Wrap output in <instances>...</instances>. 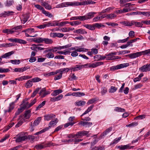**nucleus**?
<instances>
[{
	"mask_svg": "<svg viewBox=\"0 0 150 150\" xmlns=\"http://www.w3.org/2000/svg\"><path fill=\"white\" fill-rule=\"evenodd\" d=\"M81 2H63L57 5L56 6V8H59L66 7L68 6H81L86 5H87L83 4L84 3L87 2H90V1L88 0H81Z\"/></svg>",
	"mask_w": 150,
	"mask_h": 150,
	"instance_id": "obj_1",
	"label": "nucleus"
},
{
	"mask_svg": "<svg viewBox=\"0 0 150 150\" xmlns=\"http://www.w3.org/2000/svg\"><path fill=\"white\" fill-rule=\"evenodd\" d=\"M34 41L37 43H42L43 42L46 44H52L53 42V40L48 38H37L34 39Z\"/></svg>",
	"mask_w": 150,
	"mask_h": 150,
	"instance_id": "obj_2",
	"label": "nucleus"
},
{
	"mask_svg": "<svg viewBox=\"0 0 150 150\" xmlns=\"http://www.w3.org/2000/svg\"><path fill=\"white\" fill-rule=\"evenodd\" d=\"M22 28V26L20 25L16 26L11 29H7L3 30V32L4 33L9 34H12L14 33H18L16 35H18L20 33L17 30L21 29Z\"/></svg>",
	"mask_w": 150,
	"mask_h": 150,
	"instance_id": "obj_3",
	"label": "nucleus"
},
{
	"mask_svg": "<svg viewBox=\"0 0 150 150\" xmlns=\"http://www.w3.org/2000/svg\"><path fill=\"white\" fill-rule=\"evenodd\" d=\"M129 65V64L128 63L121 64L116 66H112L110 68V71H114L116 70L126 67Z\"/></svg>",
	"mask_w": 150,
	"mask_h": 150,
	"instance_id": "obj_4",
	"label": "nucleus"
},
{
	"mask_svg": "<svg viewBox=\"0 0 150 150\" xmlns=\"http://www.w3.org/2000/svg\"><path fill=\"white\" fill-rule=\"evenodd\" d=\"M18 137L16 139V142H19L25 141L28 139V137L23 133H21L17 135Z\"/></svg>",
	"mask_w": 150,
	"mask_h": 150,
	"instance_id": "obj_5",
	"label": "nucleus"
},
{
	"mask_svg": "<svg viewBox=\"0 0 150 150\" xmlns=\"http://www.w3.org/2000/svg\"><path fill=\"white\" fill-rule=\"evenodd\" d=\"M89 132L83 130L80 131L76 134V136L77 139L79 138H82L83 136H86L87 137H88L90 136V134H89Z\"/></svg>",
	"mask_w": 150,
	"mask_h": 150,
	"instance_id": "obj_6",
	"label": "nucleus"
},
{
	"mask_svg": "<svg viewBox=\"0 0 150 150\" xmlns=\"http://www.w3.org/2000/svg\"><path fill=\"white\" fill-rule=\"evenodd\" d=\"M139 70L142 72H146L150 70V64L145 65L139 68Z\"/></svg>",
	"mask_w": 150,
	"mask_h": 150,
	"instance_id": "obj_7",
	"label": "nucleus"
},
{
	"mask_svg": "<svg viewBox=\"0 0 150 150\" xmlns=\"http://www.w3.org/2000/svg\"><path fill=\"white\" fill-rule=\"evenodd\" d=\"M78 125H82L86 127H89L92 126V123L91 122H88L86 121H82L79 122Z\"/></svg>",
	"mask_w": 150,
	"mask_h": 150,
	"instance_id": "obj_8",
	"label": "nucleus"
},
{
	"mask_svg": "<svg viewBox=\"0 0 150 150\" xmlns=\"http://www.w3.org/2000/svg\"><path fill=\"white\" fill-rule=\"evenodd\" d=\"M50 93L49 91H46L45 88H42L39 93L40 95L42 98L44 97L46 95L49 94Z\"/></svg>",
	"mask_w": 150,
	"mask_h": 150,
	"instance_id": "obj_9",
	"label": "nucleus"
},
{
	"mask_svg": "<svg viewBox=\"0 0 150 150\" xmlns=\"http://www.w3.org/2000/svg\"><path fill=\"white\" fill-rule=\"evenodd\" d=\"M29 69H30V67L27 66L21 68H16L14 69V71L16 72H23Z\"/></svg>",
	"mask_w": 150,
	"mask_h": 150,
	"instance_id": "obj_10",
	"label": "nucleus"
},
{
	"mask_svg": "<svg viewBox=\"0 0 150 150\" xmlns=\"http://www.w3.org/2000/svg\"><path fill=\"white\" fill-rule=\"evenodd\" d=\"M83 140V139H77V137H75L67 140L66 142H67L68 143L74 142L75 144H77L82 141Z\"/></svg>",
	"mask_w": 150,
	"mask_h": 150,
	"instance_id": "obj_11",
	"label": "nucleus"
},
{
	"mask_svg": "<svg viewBox=\"0 0 150 150\" xmlns=\"http://www.w3.org/2000/svg\"><path fill=\"white\" fill-rule=\"evenodd\" d=\"M55 116V115L54 114H47L44 116V120L48 121L54 118Z\"/></svg>",
	"mask_w": 150,
	"mask_h": 150,
	"instance_id": "obj_12",
	"label": "nucleus"
},
{
	"mask_svg": "<svg viewBox=\"0 0 150 150\" xmlns=\"http://www.w3.org/2000/svg\"><path fill=\"white\" fill-rule=\"evenodd\" d=\"M116 53H110L108 54H106V60H113L115 59V57L113 55H115Z\"/></svg>",
	"mask_w": 150,
	"mask_h": 150,
	"instance_id": "obj_13",
	"label": "nucleus"
},
{
	"mask_svg": "<svg viewBox=\"0 0 150 150\" xmlns=\"http://www.w3.org/2000/svg\"><path fill=\"white\" fill-rule=\"evenodd\" d=\"M140 56V54L139 52L130 54L126 55V57H129L131 59Z\"/></svg>",
	"mask_w": 150,
	"mask_h": 150,
	"instance_id": "obj_14",
	"label": "nucleus"
},
{
	"mask_svg": "<svg viewBox=\"0 0 150 150\" xmlns=\"http://www.w3.org/2000/svg\"><path fill=\"white\" fill-rule=\"evenodd\" d=\"M74 33H77L79 34H84L87 33V32L84 29H80L76 30L73 31Z\"/></svg>",
	"mask_w": 150,
	"mask_h": 150,
	"instance_id": "obj_15",
	"label": "nucleus"
},
{
	"mask_svg": "<svg viewBox=\"0 0 150 150\" xmlns=\"http://www.w3.org/2000/svg\"><path fill=\"white\" fill-rule=\"evenodd\" d=\"M14 13V12L12 11H4L1 13L0 15L2 17H6L7 16L12 15Z\"/></svg>",
	"mask_w": 150,
	"mask_h": 150,
	"instance_id": "obj_16",
	"label": "nucleus"
},
{
	"mask_svg": "<svg viewBox=\"0 0 150 150\" xmlns=\"http://www.w3.org/2000/svg\"><path fill=\"white\" fill-rule=\"evenodd\" d=\"M132 146H130L129 144L126 145L119 146H117V148L121 150L130 149L133 148Z\"/></svg>",
	"mask_w": 150,
	"mask_h": 150,
	"instance_id": "obj_17",
	"label": "nucleus"
},
{
	"mask_svg": "<svg viewBox=\"0 0 150 150\" xmlns=\"http://www.w3.org/2000/svg\"><path fill=\"white\" fill-rule=\"evenodd\" d=\"M103 64V63L101 62H96L92 64L90 63V68H95L98 66L102 65Z\"/></svg>",
	"mask_w": 150,
	"mask_h": 150,
	"instance_id": "obj_18",
	"label": "nucleus"
},
{
	"mask_svg": "<svg viewBox=\"0 0 150 150\" xmlns=\"http://www.w3.org/2000/svg\"><path fill=\"white\" fill-rule=\"evenodd\" d=\"M15 102H12L10 103L9 104V107L8 109V110H4V112L5 113H6L7 112H10L13 109L14 107V104Z\"/></svg>",
	"mask_w": 150,
	"mask_h": 150,
	"instance_id": "obj_19",
	"label": "nucleus"
},
{
	"mask_svg": "<svg viewBox=\"0 0 150 150\" xmlns=\"http://www.w3.org/2000/svg\"><path fill=\"white\" fill-rule=\"evenodd\" d=\"M57 22H58V21H54L52 22L49 21L47 22L46 23L47 27L50 26H57Z\"/></svg>",
	"mask_w": 150,
	"mask_h": 150,
	"instance_id": "obj_20",
	"label": "nucleus"
},
{
	"mask_svg": "<svg viewBox=\"0 0 150 150\" xmlns=\"http://www.w3.org/2000/svg\"><path fill=\"white\" fill-rule=\"evenodd\" d=\"M32 77L31 76H21L17 78L16 79V80L20 81L25 80L29 79H30Z\"/></svg>",
	"mask_w": 150,
	"mask_h": 150,
	"instance_id": "obj_21",
	"label": "nucleus"
},
{
	"mask_svg": "<svg viewBox=\"0 0 150 150\" xmlns=\"http://www.w3.org/2000/svg\"><path fill=\"white\" fill-rule=\"evenodd\" d=\"M95 12H90L87 13L86 15V17L87 20L90 19L94 16V15L96 14Z\"/></svg>",
	"mask_w": 150,
	"mask_h": 150,
	"instance_id": "obj_22",
	"label": "nucleus"
},
{
	"mask_svg": "<svg viewBox=\"0 0 150 150\" xmlns=\"http://www.w3.org/2000/svg\"><path fill=\"white\" fill-rule=\"evenodd\" d=\"M62 92V91L61 89L54 90L51 93V95L53 96H55L61 93Z\"/></svg>",
	"mask_w": 150,
	"mask_h": 150,
	"instance_id": "obj_23",
	"label": "nucleus"
},
{
	"mask_svg": "<svg viewBox=\"0 0 150 150\" xmlns=\"http://www.w3.org/2000/svg\"><path fill=\"white\" fill-rule=\"evenodd\" d=\"M86 103V102L83 100H77L75 103V104L77 106H83Z\"/></svg>",
	"mask_w": 150,
	"mask_h": 150,
	"instance_id": "obj_24",
	"label": "nucleus"
},
{
	"mask_svg": "<svg viewBox=\"0 0 150 150\" xmlns=\"http://www.w3.org/2000/svg\"><path fill=\"white\" fill-rule=\"evenodd\" d=\"M76 51L77 52H86L88 50V49L82 48L81 46H76Z\"/></svg>",
	"mask_w": 150,
	"mask_h": 150,
	"instance_id": "obj_25",
	"label": "nucleus"
},
{
	"mask_svg": "<svg viewBox=\"0 0 150 150\" xmlns=\"http://www.w3.org/2000/svg\"><path fill=\"white\" fill-rule=\"evenodd\" d=\"M58 119L57 118L55 119L54 120L51 121L49 123L48 127H49V126H50V128L51 127L54 126L55 125H56Z\"/></svg>",
	"mask_w": 150,
	"mask_h": 150,
	"instance_id": "obj_26",
	"label": "nucleus"
},
{
	"mask_svg": "<svg viewBox=\"0 0 150 150\" xmlns=\"http://www.w3.org/2000/svg\"><path fill=\"white\" fill-rule=\"evenodd\" d=\"M29 15L28 14H26L23 16V18L21 19V21L22 22H23V23L24 24L28 19L29 18Z\"/></svg>",
	"mask_w": 150,
	"mask_h": 150,
	"instance_id": "obj_27",
	"label": "nucleus"
},
{
	"mask_svg": "<svg viewBox=\"0 0 150 150\" xmlns=\"http://www.w3.org/2000/svg\"><path fill=\"white\" fill-rule=\"evenodd\" d=\"M83 26L86 28L92 30H93L95 29L94 24L92 25L90 24H85Z\"/></svg>",
	"mask_w": 150,
	"mask_h": 150,
	"instance_id": "obj_28",
	"label": "nucleus"
},
{
	"mask_svg": "<svg viewBox=\"0 0 150 150\" xmlns=\"http://www.w3.org/2000/svg\"><path fill=\"white\" fill-rule=\"evenodd\" d=\"M31 81V79L28 81L25 85V87L27 88L31 87L33 85V82Z\"/></svg>",
	"mask_w": 150,
	"mask_h": 150,
	"instance_id": "obj_29",
	"label": "nucleus"
},
{
	"mask_svg": "<svg viewBox=\"0 0 150 150\" xmlns=\"http://www.w3.org/2000/svg\"><path fill=\"white\" fill-rule=\"evenodd\" d=\"M14 53V52L13 51H12L8 53H6L4 54L3 55L1 56V57L2 58H6L8 57Z\"/></svg>",
	"mask_w": 150,
	"mask_h": 150,
	"instance_id": "obj_30",
	"label": "nucleus"
},
{
	"mask_svg": "<svg viewBox=\"0 0 150 150\" xmlns=\"http://www.w3.org/2000/svg\"><path fill=\"white\" fill-rule=\"evenodd\" d=\"M50 126H49V127H45L44 129H42V130H40V131L35 133L34 134V135H38L40 134H41L43 133V132H45V131L48 130L50 129Z\"/></svg>",
	"mask_w": 150,
	"mask_h": 150,
	"instance_id": "obj_31",
	"label": "nucleus"
},
{
	"mask_svg": "<svg viewBox=\"0 0 150 150\" xmlns=\"http://www.w3.org/2000/svg\"><path fill=\"white\" fill-rule=\"evenodd\" d=\"M54 54L51 52H50L45 55V57L50 59L54 57Z\"/></svg>",
	"mask_w": 150,
	"mask_h": 150,
	"instance_id": "obj_32",
	"label": "nucleus"
},
{
	"mask_svg": "<svg viewBox=\"0 0 150 150\" xmlns=\"http://www.w3.org/2000/svg\"><path fill=\"white\" fill-rule=\"evenodd\" d=\"M14 3L13 0H7L5 3V6L7 7H10Z\"/></svg>",
	"mask_w": 150,
	"mask_h": 150,
	"instance_id": "obj_33",
	"label": "nucleus"
},
{
	"mask_svg": "<svg viewBox=\"0 0 150 150\" xmlns=\"http://www.w3.org/2000/svg\"><path fill=\"white\" fill-rule=\"evenodd\" d=\"M121 137H120L118 138H116L112 141L110 144V146H113L115 144L117 143L121 139Z\"/></svg>",
	"mask_w": 150,
	"mask_h": 150,
	"instance_id": "obj_34",
	"label": "nucleus"
},
{
	"mask_svg": "<svg viewBox=\"0 0 150 150\" xmlns=\"http://www.w3.org/2000/svg\"><path fill=\"white\" fill-rule=\"evenodd\" d=\"M94 107V105H92L90 106L87 109V110L85 111V112L81 115V116H82L83 115L88 113L89 112H90L93 108Z\"/></svg>",
	"mask_w": 150,
	"mask_h": 150,
	"instance_id": "obj_35",
	"label": "nucleus"
},
{
	"mask_svg": "<svg viewBox=\"0 0 150 150\" xmlns=\"http://www.w3.org/2000/svg\"><path fill=\"white\" fill-rule=\"evenodd\" d=\"M140 56L142 55H150V50L149 49L144 51L139 52Z\"/></svg>",
	"mask_w": 150,
	"mask_h": 150,
	"instance_id": "obj_36",
	"label": "nucleus"
},
{
	"mask_svg": "<svg viewBox=\"0 0 150 150\" xmlns=\"http://www.w3.org/2000/svg\"><path fill=\"white\" fill-rule=\"evenodd\" d=\"M114 8V7H108L106 9L103 10H102L101 12H99V13L100 14H101V13H105L107 12H108L109 11L113 9Z\"/></svg>",
	"mask_w": 150,
	"mask_h": 150,
	"instance_id": "obj_37",
	"label": "nucleus"
},
{
	"mask_svg": "<svg viewBox=\"0 0 150 150\" xmlns=\"http://www.w3.org/2000/svg\"><path fill=\"white\" fill-rule=\"evenodd\" d=\"M42 5L45 7V8L47 9L50 10L52 9L51 6L46 2H45L42 3Z\"/></svg>",
	"mask_w": 150,
	"mask_h": 150,
	"instance_id": "obj_38",
	"label": "nucleus"
},
{
	"mask_svg": "<svg viewBox=\"0 0 150 150\" xmlns=\"http://www.w3.org/2000/svg\"><path fill=\"white\" fill-rule=\"evenodd\" d=\"M117 88L115 86H111L109 90V92L112 93L115 92L117 90Z\"/></svg>",
	"mask_w": 150,
	"mask_h": 150,
	"instance_id": "obj_39",
	"label": "nucleus"
},
{
	"mask_svg": "<svg viewBox=\"0 0 150 150\" xmlns=\"http://www.w3.org/2000/svg\"><path fill=\"white\" fill-rule=\"evenodd\" d=\"M31 111L30 110H28L26 111L25 113L24 117L26 119H28L30 116Z\"/></svg>",
	"mask_w": 150,
	"mask_h": 150,
	"instance_id": "obj_40",
	"label": "nucleus"
},
{
	"mask_svg": "<svg viewBox=\"0 0 150 150\" xmlns=\"http://www.w3.org/2000/svg\"><path fill=\"white\" fill-rule=\"evenodd\" d=\"M42 13L44 14L46 16H48L50 18H51L53 17V15H52L51 13H50L48 11H46L44 9Z\"/></svg>",
	"mask_w": 150,
	"mask_h": 150,
	"instance_id": "obj_41",
	"label": "nucleus"
},
{
	"mask_svg": "<svg viewBox=\"0 0 150 150\" xmlns=\"http://www.w3.org/2000/svg\"><path fill=\"white\" fill-rule=\"evenodd\" d=\"M112 129V127H110L106 129L104 132H103L102 134V136H105L109 133Z\"/></svg>",
	"mask_w": 150,
	"mask_h": 150,
	"instance_id": "obj_42",
	"label": "nucleus"
},
{
	"mask_svg": "<svg viewBox=\"0 0 150 150\" xmlns=\"http://www.w3.org/2000/svg\"><path fill=\"white\" fill-rule=\"evenodd\" d=\"M21 106L25 109V108H28L30 107V103H29L27 102L23 103V104H22Z\"/></svg>",
	"mask_w": 150,
	"mask_h": 150,
	"instance_id": "obj_43",
	"label": "nucleus"
},
{
	"mask_svg": "<svg viewBox=\"0 0 150 150\" xmlns=\"http://www.w3.org/2000/svg\"><path fill=\"white\" fill-rule=\"evenodd\" d=\"M41 119V118L40 117H38L37 119L34 121L33 123V125L35 126L38 125L40 122Z\"/></svg>",
	"mask_w": 150,
	"mask_h": 150,
	"instance_id": "obj_44",
	"label": "nucleus"
},
{
	"mask_svg": "<svg viewBox=\"0 0 150 150\" xmlns=\"http://www.w3.org/2000/svg\"><path fill=\"white\" fill-rule=\"evenodd\" d=\"M114 110L116 112H124L125 111V110L124 109L122 108L118 107H116L115 108Z\"/></svg>",
	"mask_w": 150,
	"mask_h": 150,
	"instance_id": "obj_45",
	"label": "nucleus"
},
{
	"mask_svg": "<svg viewBox=\"0 0 150 150\" xmlns=\"http://www.w3.org/2000/svg\"><path fill=\"white\" fill-rule=\"evenodd\" d=\"M38 46L37 44H33L31 45L30 48L32 50L38 52Z\"/></svg>",
	"mask_w": 150,
	"mask_h": 150,
	"instance_id": "obj_46",
	"label": "nucleus"
},
{
	"mask_svg": "<svg viewBox=\"0 0 150 150\" xmlns=\"http://www.w3.org/2000/svg\"><path fill=\"white\" fill-rule=\"evenodd\" d=\"M36 32L34 28H31L28 29V33L30 35H34L33 34Z\"/></svg>",
	"mask_w": 150,
	"mask_h": 150,
	"instance_id": "obj_47",
	"label": "nucleus"
},
{
	"mask_svg": "<svg viewBox=\"0 0 150 150\" xmlns=\"http://www.w3.org/2000/svg\"><path fill=\"white\" fill-rule=\"evenodd\" d=\"M45 146L41 144H37L35 145V148L37 149H42L44 148L45 147Z\"/></svg>",
	"mask_w": 150,
	"mask_h": 150,
	"instance_id": "obj_48",
	"label": "nucleus"
},
{
	"mask_svg": "<svg viewBox=\"0 0 150 150\" xmlns=\"http://www.w3.org/2000/svg\"><path fill=\"white\" fill-rule=\"evenodd\" d=\"M10 61L12 64H18L21 63L20 60H11Z\"/></svg>",
	"mask_w": 150,
	"mask_h": 150,
	"instance_id": "obj_49",
	"label": "nucleus"
},
{
	"mask_svg": "<svg viewBox=\"0 0 150 150\" xmlns=\"http://www.w3.org/2000/svg\"><path fill=\"white\" fill-rule=\"evenodd\" d=\"M107 92V89L105 87H103L101 88V93L102 95H104Z\"/></svg>",
	"mask_w": 150,
	"mask_h": 150,
	"instance_id": "obj_50",
	"label": "nucleus"
},
{
	"mask_svg": "<svg viewBox=\"0 0 150 150\" xmlns=\"http://www.w3.org/2000/svg\"><path fill=\"white\" fill-rule=\"evenodd\" d=\"M138 124V123L137 122H134L132 123L126 125V126L127 127H133L137 126Z\"/></svg>",
	"mask_w": 150,
	"mask_h": 150,
	"instance_id": "obj_51",
	"label": "nucleus"
},
{
	"mask_svg": "<svg viewBox=\"0 0 150 150\" xmlns=\"http://www.w3.org/2000/svg\"><path fill=\"white\" fill-rule=\"evenodd\" d=\"M132 21H130L124 22L123 24L126 26H132Z\"/></svg>",
	"mask_w": 150,
	"mask_h": 150,
	"instance_id": "obj_52",
	"label": "nucleus"
},
{
	"mask_svg": "<svg viewBox=\"0 0 150 150\" xmlns=\"http://www.w3.org/2000/svg\"><path fill=\"white\" fill-rule=\"evenodd\" d=\"M35 7L37 8L38 9H39L40 10L42 11V12L43 11V10H44V8L42 7L41 6L38 4H34Z\"/></svg>",
	"mask_w": 150,
	"mask_h": 150,
	"instance_id": "obj_53",
	"label": "nucleus"
},
{
	"mask_svg": "<svg viewBox=\"0 0 150 150\" xmlns=\"http://www.w3.org/2000/svg\"><path fill=\"white\" fill-rule=\"evenodd\" d=\"M46 101H43L41 103H40L38 107H36V110H38L39 109L42 108L45 104Z\"/></svg>",
	"mask_w": 150,
	"mask_h": 150,
	"instance_id": "obj_54",
	"label": "nucleus"
},
{
	"mask_svg": "<svg viewBox=\"0 0 150 150\" xmlns=\"http://www.w3.org/2000/svg\"><path fill=\"white\" fill-rule=\"evenodd\" d=\"M9 71L10 70L9 69H4L0 67V73H6Z\"/></svg>",
	"mask_w": 150,
	"mask_h": 150,
	"instance_id": "obj_55",
	"label": "nucleus"
},
{
	"mask_svg": "<svg viewBox=\"0 0 150 150\" xmlns=\"http://www.w3.org/2000/svg\"><path fill=\"white\" fill-rule=\"evenodd\" d=\"M116 16L114 14H108L107 15V17L108 18L112 19L116 17Z\"/></svg>",
	"mask_w": 150,
	"mask_h": 150,
	"instance_id": "obj_56",
	"label": "nucleus"
},
{
	"mask_svg": "<svg viewBox=\"0 0 150 150\" xmlns=\"http://www.w3.org/2000/svg\"><path fill=\"white\" fill-rule=\"evenodd\" d=\"M40 89L39 88H36L34 91L33 92L32 95L31 96V97L33 98L35 96L36 94L38 93V92L39 90Z\"/></svg>",
	"mask_w": 150,
	"mask_h": 150,
	"instance_id": "obj_57",
	"label": "nucleus"
},
{
	"mask_svg": "<svg viewBox=\"0 0 150 150\" xmlns=\"http://www.w3.org/2000/svg\"><path fill=\"white\" fill-rule=\"evenodd\" d=\"M17 43L23 44H25L27 43V42L26 41L24 40L18 38Z\"/></svg>",
	"mask_w": 150,
	"mask_h": 150,
	"instance_id": "obj_58",
	"label": "nucleus"
},
{
	"mask_svg": "<svg viewBox=\"0 0 150 150\" xmlns=\"http://www.w3.org/2000/svg\"><path fill=\"white\" fill-rule=\"evenodd\" d=\"M32 81L33 82H37L40 81L41 79L38 77H35L32 79H31Z\"/></svg>",
	"mask_w": 150,
	"mask_h": 150,
	"instance_id": "obj_59",
	"label": "nucleus"
},
{
	"mask_svg": "<svg viewBox=\"0 0 150 150\" xmlns=\"http://www.w3.org/2000/svg\"><path fill=\"white\" fill-rule=\"evenodd\" d=\"M101 55L99 54L96 55L93 57L94 59L96 61H100V60Z\"/></svg>",
	"mask_w": 150,
	"mask_h": 150,
	"instance_id": "obj_60",
	"label": "nucleus"
},
{
	"mask_svg": "<svg viewBox=\"0 0 150 150\" xmlns=\"http://www.w3.org/2000/svg\"><path fill=\"white\" fill-rule=\"evenodd\" d=\"M77 77H76L74 75V74H73L72 75L70 76V78H69V80L70 81H72L75 80L77 79Z\"/></svg>",
	"mask_w": 150,
	"mask_h": 150,
	"instance_id": "obj_61",
	"label": "nucleus"
},
{
	"mask_svg": "<svg viewBox=\"0 0 150 150\" xmlns=\"http://www.w3.org/2000/svg\"><path fill=\"white\" fill-rule=\"evenodd\" d=\"M130 52V51L125 50L121 51L119 52V54H128Z\"/></svg>",
	"mask_w": 150,
	"mask_h": 150,
	"instance_id": "obj_62",
	"label": "nucleus"
},
{
	"mask_svg": "<svg viewBox=\"0 0 150 150\" xmlns=\"http://www.w3.org/2000/svg\"><path fill=\"white\" fill-rule=\"evenodd\" d=\"M106 24L108 25L112 26L113 27L117 26L118 25V24L114 23L107 22Z\"/></svg>",
	"mask_w": 150,
	"mask_h": 150,
	"instance_id": "obj_63",
	"label": "nucleus"
},
{
	"mask_svg": "<svg viewBox=\"0 0 150 150\" xmlns=\"http://www.w3.org/2000/svg\"><path fill=\"white\" fill-rule=\"evenodd\" d=\"M75 122H69L66 123L64 125V127H67L69 126H73Z\"/></svg>",
	"mask_w": 150,
	"mask_h": 150,
	"instance_id": "obj_64",
	"label": "nucleus"
}]
</instances>
